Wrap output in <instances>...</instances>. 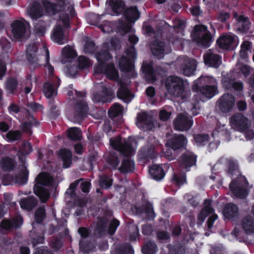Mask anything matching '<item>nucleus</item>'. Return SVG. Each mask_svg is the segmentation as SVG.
<instances>
[{"instance_id":"1","label":"nucleus","mask_w":254,"mask_h":254,"mask_svg":"<svg viewBox=\"0 0 254 254\" xmlns=\"http://www.w3.org/2000/svg\"><path fill=\"white\" fill-rule=\"evenodd\" d=\"M119 43L117 39L111 40L110 47L108 43H105L104 49H102L96 53L95 57L99 63L98 65L95 68L96 73H104L107 77L111 80H117L119 78V73L115 68L113 64L111 62V56L109 54V49H115Z\"/></svg>"},{"instance_id":"2","label":"nucleus","mask_w":254,"mask_h":254,"mask_svg":"<svg viewBox=\"0 0 254 254\" xmlns=\"http://www.w3.org/2000/svg\"><path fill=\"white\" fill-rule=\"evenodd\" d=\"M197 94L201 93L207 98H211L217 93L216 80L210 76H201L192 88Z\"/></svg>"},{"instance_id":"3","label":"nucleus","mask_w":254,"mask_h":254,"mask_svg":"<svg viewBox=\"0 0 254 254\" xmlns=\"http://www.w3.org/2000/svg\"><path fill=\"white\" fill-rule=\"evenodd\" d=\"M53 181V178L46 173H40L36 179V183L34 187V192L42 202H45L50 196L49 192L43 186H50Z\"/></svg>"},{"instance_id":"4","label":"nucleus","mask_w":254,"mask_h":254,"mask_svg":"<svg viewBox=\"0 0 254 254\" xmlns=\"http://www.w3.org/2000/svg\"><path fill=\"white\" fill-rule=\"evenodd\" d=\"M67 27L69 25V18L67 13L61 14L60 19L58 21L54 27L52 34V39L56 43L60 45H63L67 42V38L64 32L62 26Z\"/></svg>"},{"instance_id":"5","label":"nucleus","mask_w":254,"mask_h":254,"mask_svg":"<svg viewBox=\"0 0 254 254\" xmlns=\"http://www.w3.org/2000/svg\"><path fill=\"white\" fill-rule=\"evenodd\" d=\"M166 89L175 97H183L185 91L183 80L177 76H170L165 82Z\"/></svg>"},{"instance_id":"6","label":"nucleus","mask_w":254,"mask_h":254,"mask_svg":"<svg viewBox=\"0 0 254 254\" xmlns=\"http://www.w3.org/2000/svg\"><path fill=\"white\" fill-rule=\"evenodd\" d=\"M191 35L193 41L198 45L203 47L209 46L211 41V36L205 26H195Z\"/></svg>"},{"instance_id":"7","label":"nucleus","mask_w":254,"mask_h":254,"mask_svg":"<svg viewBox=\"0 0 254 254\" xmlns=\"http://www.w3.org/2000/svg\"><path fill=\"white\" fill-rule=\"evenodd\" d=\"M175 63L180 71L186 76H189L192 75L196 70V61L186 56H180Z\"/></svg>"},{"instance_id":"8","label":"nucleus","mask_w":254,"mask_h":254,"mask_svg":"<svg viewBox=\"0 0 254 254\" xmlns=\"http://www.w3.org/2000/svg\"><path fill=\"white\" fill-rule=\"evenodd\" d=\"M233 194L237 197L245 198L248 194V184L244 176L238 177L237 180L233 181L229 185Z\"/></svg>"},{"instance_id":"9","label":"nucleus","mask_w":254,"mask_h":254,"mask_svg":"<svg viewBox=\"0 0 254 254\" xmlns=\"http://www.w3.org/2000/svg\"><path fill=\"white\" fill-rule=\"evenodd\" d=\"M110 141L115 149L118 150L125 156L131 155L134 151L129 141H127L125 139H122L121 137H117L111 138Z\"/></svg>"},{"instance_id":"10","label":"nucleus","mask_w":254,"mask_h":254,"mask_svg":"<svg viewBox=\"0 0 254 254\" xmlns=\"http://www.w3.org/2000/svg\"><path fill=\"white\" fill-rule=\"evenodd\" d=\"M29 27V23L24 19L15 20L11 24L12 35L16 39L23 38Z\"/></svg>"},{"instance_id":"11","label":"nucleus","mask_w":254,"mask_h":254,"mask_svg":"<svg viewBox=\"0 0 254 254\" xmlns=\"http://www.w3.org/2000/svg\"><path fill=\"white\" fill-rule=\"evenodd\" d=\"M150 49L152 54L158 59H162L165 54L171 52V48L169 44L156 40L151 45Z\"/></svg>"},{"instance_id":"12","label":"nucleus","mask_w":254,"mask_h":254,"mask_svg":"<svg viewBox=\"0 0 254 254\" xmlns=\"http://www.w3.org/2000/svg\"><path fill=\"white\" fill-rule=\"evenodd\" d=\"M232 126L240 131H245L251 126L250 121L242 114L233 115L230 119Z\"/></svg>"},{"instance_id":"13","label":"nucleus","mask_w":254,"mask_h":254,"mask_svg":"<svg viewBox=\"0 0 254 254\" xmlns=\"http://www.w3.org/2000/svg\"><path fill=\"white\" fill-rule=\"evenodd\" d=\"M191 118L186 113L179 114L174 121L176 130L185 131L188 130L192 126Z\"/></svg>"},{"instance_id":"14","label":"nucleus","mask_w":254,"mask_h":254,"mask_svg":"<svg viewBox=\"0 0 254 254\" xmlns=\"http://www.w3.org/2000/svg\"><path fill=\"white\" fill-rule=\"evenodd\" d=\"M126 52L127 58L123 56L119 61V66L121 70L125 71L131 70L133 67L132 60L136 57V53L133 46L130 47Z\"/></svg>"},{"instance_id":"15","label":"nucleus","mask_w":254,"mask_h":254,"mask_svg":"<svg viewBox=\"0 0 254 254\" xmlns=\"http://www.w3.org/2000/svg\"><path fill=\"white\" fill-rule=\"evenodd\" d=\"M10 48V43L5 38H1L0 40V79L3 76L5 71L6 67L4 61L7 58L6 53Z\"/></svg>"},{"instance_id":"16","label":"nucleus","mask_w":254,"mask_h":254,"mask_svg":"<svg viewBox=\"0 0 254 254\" xmlns=\"http://www.w3.org/2000/svg\"><path fill=\"white\" fill-rule=\"evenodd\" d=\"M217 103L221 111L223 113H228L234 107L235 99L232 94H225L219 99Z\"/></svg>"},{"instance_id":"17","label":"nucleus","mask_w":254,"mask_h":254,"mask_svg":"<svg viewBox=\"0 0 254 254\" xmlns=\"http://www.w3.org/2000/svg\"><path fill=\"white\" fill-rule=\"evenodd\" d=\"M204 63L214 68H217L221 64L220 57L211 50H208L203 56Z\"/></svg>"},{"instance_id":"18","label":"nucleus","mask_w":254,"mask_h":254,"mask_svg":"<svg viewBox=\"0 0 254 254\" xmlns=\"http://www.w3.org/2000/svg\"><path fill=\"white\" fill-rule=\"evenodd\" d=\"M96 88L102 91V94L100 93H95L93 94V100L95 102L104 103L108 100L112 94V92L107 88L102 83H96Z\"/></svg>"},{"instance_id":"19","label":"nucleus","mask_w":254,"mask_h":254,"mask_svg":"<svg viewBox=\"0 0 254 254\" xmlns=\"http://www.w3.org/2000/svg\"><path fill=\"white\" fill-rule=\"evenodd\" d=\"M19 170L18 173L10 178L9 181L19 185H23L26 183L28 176V172L25 163H23L21 166H19Z\"/></svg>"},{"instance_id":"20","label":"nucleus","mask_w":254,"mask_h":254,"mask_svg":"<svg viewBox=\"0 0 254 254\" xmlns=\"http://www.w3.org/2000/svg\"><path fill=\"white\" fill-rule=\"evenodd\" d=\"M187 143L186 138L182 134L175 135L167 142V145L174 150L183 147Z\"/></svg>"},{"instance_id":"21","label":"nucleus","mask_w":254,"mask_h":254,"mask_svg":"<svg viewBox=\"0 0 254 254\" xmlns=\"http://www.w3.org/2000/svg\"><path fill=\"white\" fill-rule=\"evenodd\" d=\"M196 156L191 153H187L181 156L180 159L181 166L186 171H189V168L195 165Z\"/></svg>"},{"instance_id":"22","label":"nucleus","mask_w":254,"mask_h":254,"mask_svg":"<svg viewBox=\"0 0 254 254\" xmlns=\"http://www.w3.org/2000/svg\"><path fill=\"white\" fill-rule=\"evenodd\" d=\"M136 126L140 128L147 129L151 126V119L146 113L141 112L137 114L136 121Z\"/></svg>"},{"instance_id":"23","label":"nucleus","mask_w":254,"mask_h":254,"mask_svg":"<svg viewBox=\"0 0 254 254\" xmlns=\"http://www.w3.org/2000/svg\"><path fill=\"white\" fill-rule=\"evenodd\" d=\"M23 223V219L21 216H17L11 220H3L1 222V227L6 230H10L20 227Z\"/></svg>"},{"instance_id":"24","label":"nucleus","mask_w":254,"mask_h":254,"mask_svg":"<svg viewBox=\"0 0 254 254\" xmlns=\"http://www.w3.org/2000/svg\"><path fill=\"white\" fill-rule=\"evenodd\" d=\"M241 227L247 234L254 235V217L245 216L241 221Z\"/></svg>"},{"instance_id":"25","label":"nucleus","mask_w":254,"mask_h":254,"mask_svg":"<svg viewBox=\"0 0 254 254\" xmlns=\"http://www.w3.org/2000/svg\"><path fill=\"white\" fill-rule=\"evenodd\" d=\"M88 107L83 100H79L75 106V121L79 122L84 115L88 111Z\"/></svg>"},{"instance_id":"26","label":"nucleus","mask_w":254,"mask_h":254,"mask_svg":"<svg viewBox=\"0 0 254 254\" xmlns=\"http://www.w3.org/2000/svg\"><path fill=\"white\" fill-rule=\"evenodd\" d=\"M224 215L226 218L234 220L239 216L238 206L233 203H229L225 206L223 210Z\"/></svg>"},{"instance_id":"27","label":"nucleus","mask_w":254,"mask_h":254,"mask_svg":"<svg viewBox=\"0 0 254 254\" xmlns=\"http://www.w3.org/2000/svg\"><path fill=\"white\" fill-rule=\"evenodd\" d=\"M204 206L197 217V224L201 225L205 218L210 214L213 212V209L210 206V201L206 199L204 203Z\"/></svg>"},{"instance_id":"28","label":"nucleus","mask_w":254,"mask_h":254,"mask_svg":"<svg viewBox=\"0 0 254 254\" xmlns=\"http://www.w3.org/2000/svg\"><path fill=\"white\" fill-rule=\"evenodd\" d=\"M235 37L231 34H226L220 36L217 40L219 47L222 49H228L235 42Z\"/></svg>"},{"instance_id":"29","label":"nucleus","mask_w":254,"mask_h":254,"mask_svg":"<svg viewBox=\"0 0 254 254\" xmlns=\"http://www.w3.org/2000/svg\"><path fill=\"white\" fill-rule=\"evenodd\" d=\"M62 62L65 63L66 62H71L72 60L75 58L77 56L76 52L72 47L66 46L64 47L62 51Z\"/></svg>"},{"instance_id":"30","label":"nucleus","mask_w":254,"mask_h":254,"mask_svg":"<svg viewBox=\"0 0 254 254\" xmlns=\"http://www.w3.org/2000/svg\"><path fill=\"white\" fill-rule=\"evenodd\" d=\"M119 82L120 85V88L117 92L118 97L122 99L125 102L127 103L130 102L132 98L131 93L122 81H120Z\"/></svg>"},{"instance_id":"31","label":"nucleus","mask_w":254,"mask_h":254,"mask_svg":"<svg viewBox=\"0 0 254 254\" xmlns=\"http://www.w3.org/2000/svg\"><path fill=\"white\" fill-rule=\"evenodd\" d=\"M158 143L154 137H151L147 146L143 148L141 151L144 157L152 158L154 157V146Z\"/></svg>"},{"instance_id":"32","label":"nucleus","mask_w":254,"mask_h":254,"mask_svg":"<svg viewBox=\"0 0 254 254\" xmlns=\"http://www.w3.org/2000/svg\"><path fill=\"white\" fill-rule=\"evenodd\" d=\"M27 13L33 20H36L43 15V9L39 3H36L28 9Z\"/></svg>"},{"instance_id":"33","label":"nucleus","mask_w":254,"mask_h":254,"mask_svg":"<svg viewBox=\"0 0 254 254\" xmlns=\"http://www.w3.org/2000/svg\"><path fill=\"white\" fill-rule=\"evenodd\" d=\"M136 211L139 213H145L148 219H152L155 216L152 206L148 202H144L140 207H136Z\"/></svg>"},{"instance_id":"34","label":"nucleus","mask_w":254,"mask_h":254,"mask_svg":"<svg viewBox=\"0 0 254 254\" xmlns=\"http://www.w3.org/2000/svg\"><path fill=\"white\" fill-rule=\"evenodd\" d=\"M223 85L229 90H241L243 88V84L240 82H236L234 79L225 77L222 80Z\"/></svg>"},{"instance_id":"35","label":"nucleus","mask_w":254,"mask_h":254,"mask_svg":"<svg viewBox=\"0 0 254 254\" xmlns=\"http://www.w3.org/2000/svg\"><path fill=\"white\" fill-rule=\"evenodd\" d=\"M38 49V45L35 43L29 45L27 48L26 56L27 60L29 62L32 64L36 63L38 61L36 55Z\"/></svg>"},{"instance_id":"36","label":"nucleus","mask_w":254,"mask_h":254,"mask_svg":"<svg viewBox=\"0 0 254 254\" xmlns=\"http://www.w3.org/2000/svg\"><path fill=\"white\" fill-rule=\"evenodd\" d=\"M109 4L114 14L121 13L124 10L125 3L122 0H109Z\"/></svg>"},{"instance_id":"37","label":"nucleus","mask_w":254,"mask_h":254,"mask_svg":"<svg viewBox=\"0 0 254 254\" xmlns=\"http://www.w3.org/2000/svg\"><path fill=\"white\" fill-rule=\"evenodd\" d=\"M149 171L152 178L157 181L161 180L165 175L162 168L157 165L152 166Z\"/></svg>"},{"instance_id":"38","label":"nucleus","mask_w":254,"mask_h":254,"mask_svg":"<svg viewBox=\"0 0 254 254\" xmlns=\"http://www.w3.org/2000/svg\"><path fill=\"white\" fill-rule=\"evenodd\" d=\"M124 15L130 22H134L139 17V13L136 7L127 8L126 9Z\"/></svg>"},{"instance_id":"39","label":"nucleus","mask_w":254,"mask_h":254,"mask_svg":"<svg viewBox=\"0 0 254 254\" xmlns=\"http://www.w3.org/2000/svg\"><path fill=\"white\" fill-rule=\"evenodd\" d=\"M60 156L63 161V166L64 168H68L71 163V153L65 149H61L59 152Z\"/></svg>"},{"instance_id":"40","label":"nucleus","mask_w":254,"mask_h":254,"mask_svg":"<svg viewBox=\"0 0 254 254\" xmlns=\"http://www.w3.org/2000/svg\"><path fill=\"white\" fill-rule=\"evenodd\" d=\"M21 207L27 210H31L37 204V201L33 196H30L27 198L23 199L20 202Z\"/></svg>"},{"instance_id":"41","label":"nucleus","mask_w":254,"mask_h":254,"mask_svg":"<svg viewBox=\"0 0 254 254\" xmlns=\"http://www.w3.org/2000/svg\"><path fill=\"white\" fill-rule=\"evenodd\" d=\"M134 168L133 162L129 159L126 158L123 160L119 170L121 172L126 173L131 172L134 169Z\"/></svg>"},{"instance_id":"42","label":"nucleus","mask_w":254,"mask_h":254,"mask_svg":"<svg viewBox=\"0 0 254 254\" xmlns=\"http://www.w3.org/2000/svg\"><path fill=\"white\" fill-rule=\"evenodd\" d=\"M48 26L47 23L43 20H40L34 24V31L39 36H43Z\"/></svg>"},{"instance_id":"43","label":"nucleus","mask_w":254,"mask_h":254,"mask_svg":"<svg viewBox=\"0 0 254 254\" xmlns=\"http://www.w3.org/2000/svg\"><path fill=\"white\" fill-rule=\"evenodd\" d=\"M15 164V162L12 158L9 157H3L0 161L1 168L7 171H10L12 170Z\"/></svg>"},{"instance_id":"44","label":"nucleus","mask_w":254,"mask_h":254,"mask_svg":"<svg viewBox=\"0 0 254 254\" xmlns=\"http://www.w3.org/2000/svg\"><path fill=\"white\" fill-rule=\"evenodd\" d=\"M68 136L74 141L80 140L82 137L80 129L76 127H71L68 130Z\"/></svg>"},{"instance_id":"45","label":"nucleus","mask_w":254,"mask_h":254,"mask_svg":"<svg viewBox=\"0 0 254 254\" xmlns=\"http://www.w3.org/2000/svg\"><path fill=\"white\" fill-rule=\"evenodd\" d=\"M28 120V121L24 122L21 124L20 127L24 132L31 134V127L33 125L36 123V122L33 116H30Z\"/></svg>"},{"instance_id":"46","label":"nucleus","mask_w":254,"mask_h":254,"mask_svg":"<svg viewBox=\"0 0 254 254\" xmlns=\"http://www.w3.org/2000/svg\"><path fill=\"white\" fill-rule=\"evenodd\" d=\"M43 92L47 98H51L57 95V91L53 85L50 82L46 83L43 87Z\"/></svg>"},{"instance_id":"47","label":"nucleus","mask_w":254,"mask_h":254,"mask_svg":"<svg viewBox=\"0 0 254 254\" xmlns=\"http://www.w3.org/2000/svg\"><path fill=\"white\" fill-rule=\"evenodd\" d=\"M123 111V107L120 104L115 103L109 110V116L110 118H114L117 116L121 115Z\"/></svg>"},{"instance_id":"48","label":"nucleus","mask_w":254,"mask_h":254,"mask_svg":"<svg viewBox=\"0 0 254 254\" xmlns=\"http://www.w3.org/2000/svg\"><path fill=\"white\" fill-rule=\"evenodd\" d=\"M143 72L145 73L146 78L149 81H154V77L153 74V69L151 65L146 62H143L142 65Z\"/></svg>"},{"instance_id":"49","label":"nucleus","mask_w":254,"mask_h":254,"mask_svg":"<svg viewBox=\"0 0 254 254\" xmlns=\"http://www.w3.org/2000/svg\"><path fill=\"white\" fill-rule=\"evenodd\" d=\"M251 52V44L248 41H244L241 45L240 56L242 59H246Z\"/></svg>"},{"instance_id":"50","label":"nucleus","mask_w":254,"mask_h":254,"mask_svg":"<svg viewBox=\"0 0 254 254\" xmlns=\"http://www.w3.org/2000/svg\"><path fill=\"white\" fill-rule=\"evenodd\" d=\"M157 250L156 245L152 242H147L142 251L144 254H155Z\"/></svg>"},{"instance_id":"51","label":"nucleus","mask_w":254,"mask_h":254,"mask_svg":"<svg viewBox=\"0 0 254 254\" xmlns=\"http://www.w3.org/2000/svg\"><path fill=\"white\" fill-rule=\"evenodd\" d=\"M236 20L238 21V24L239 27H242L243 30H247L249 29L250 22L247 18L244 17L243 15H238L237 14L235 16Z\"/></svg>"},{"instance_id":"52","label":"nucleus","mask_w":254,"mask_h":254,"mask_svg":"<svg viewBox=\"0 0 254 254\" xmlns=\"http://www.w3.org/2000/svg\"><path fill=\"white\" fill-rule=\"evenodd\" d=\"M117 27L120 32L122 34H124L127 33H132V30L130 24L123 22L122 20H119V23L117 24Z\"/></svg>"},{"instance_id":"53","label":"nucleus","mask_w":254,"mask_h":254,"mask_svg":"<svg viewBox=\"0 0 254 254\" xmlns=\"http://www.w3.org/2000/svg\"><path fill=\"white\" fill-rule=\"evenodd\" d=\"M17 84L18 82L16 79L9 78L5 82V87L9 93H12L16 89Z\"/></svg>"},{"instance_id":"54","label":"nucleus","mask_w":254,"mask_h":254,"mask_svg":"<svg viewBox=\"0 0 254 254\" xmlns=\"http://www.w3.org/2000/svg\"><path fill=\"white\" fill-rule=\"evenodd\" d=\"M194 139L198 146H202L207 144L209 141L208 134H197L194 136Z\"/></svg>"},{"instance_id":"55","label":"nucleus","mask_w":254,"mask_h":254,"mask_svg":"<svg viewBox=\"0 0 254 254\" xmlns=\"http://www.w3.org/2000/svg\"><path fill=\"white\" fill-rule=\"evenodd\" d=\"M116 254H134V252L131 246L127 244L121 246L117 250Z\"/></svg>"},{"instance_id":"56","label":"nucleus","mask_w":254,"mask_h":254,"mask_svg":"<svg viewBox=\"0 0 254 254\" xmlns=\"http://www.w3.org/2000/svg\"><path fill=\"white\" fill-rule=\"evenodd\" d=\"M43 6L46 12L49 14H54L56 13V8L55 5L48 1H44Z\"/></svg>"},{"instance_id":"57","label":"nucleus","mask_w":254,"mask_h":254,"mask_svg":"<svg viewBox=\"0 0 254 254\" xmlns=\"http://www.w3.org/2000/svg\"><path fill=\"white\" fill-rule=\"evenodd\" d=\"M78 66L80 69L87 68L90 65V61L84 56H80L78 59Z\"/></svg>"},{"instance_id":"58","label":"nucleus","mask_w":254,"mask_h":254,"mask_svg":"<svg viewBox=\"0 0 254 254\" xmlns=\"http://www.w3.org/2000/svg\"><path fill=\"white\" fill-rule=\"evenodd\" d=\"M99 183L101 187L105 189L109 188L112 185L111 180L106 176L100 177Z\"/></svg>"},{"instance_id":"59","label":"nucleus","mask_w":254,"mask_h":254,"mask_svg":"<svg viewBox=\"0 0 254 254\" xmlns=\"http://www.w3.org/2000/svg\"><path fill=\"white\" fill-rule=\"evenodd\" d=\"M45 217V210L43 207H39L35 213V219L38 223L41 222Z\"/></svg>"},{"instance_id":"60","label":"nucleus","mask_w":254,"mask_h":254,"mask_svg":"<svg viewBox=\"0 0 254 254\" xmlns=\"http://www.w3.org/2000/svg\"><path fill=\"white\" fill-rule=\"evenodd\" d=\"M6 138L11 141L19 139L21 136V132L18 130L9 131L6 134Z\"/></svg>"},{"instance_id":"61","label":"nucleus","mask_w":254,"mask_h":254,"mask_svg":"<svg viewBox=\"0 0 254 254\" xmlns=\"http://www.w3.org/2000/svg\"><path fill=\"white\" fill-rule=\"evenodd\" d=\"M114 25L110 22H106L104 24L99 26V28L104 33H110L113 31Z\"/></svg>"},{"instance_id":"62","label":"nucleus","mask_w":254,"mask_h":254,"mask_svg":"<svg viewBox=\"0 0 254 254\" xmlns=\"http://www.w3.org/2000/svg\"><path fill=\"white\" fill-rule=\"evenodd\" d=\"M229 172L231 174H235L236 175L239 174L238 165L236 162L232 160H230L228 163Z\"/></svg>"},{"instance_id":"63","label":"nucleus","mask_w":254,"mask_h":254,"mask_svg":"<svg viewBox=\"0 0 254 254\" xmlns=\"http://www.w3.org/2000/svg\"><path fill=\"white\" fill-rule=\"evenodd\" d=\"M94 43L91 40H87L84 46L83 50L85 53H91L94 50Z\"/></svg>"},{"instance_id":"64","label":"nucleus","mask_w":254,"mask_h":254,"mask_svg":"<svg viewBox=\"0 0 254 254\" xmlns=\"http://www.w3.org/2000/svg\"><path fill=\"white\" fill-rule=\"evenodd\" d=\"M77 71V67L74 64H70L66 67V73L69 76H74Z\"/></svg>"}]
</instances>
